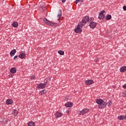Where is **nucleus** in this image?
I'll return each mask as SVG.
<instances>
[{
  "label": "nucleus",
  "mask_w": 126,
  "mask_h": 126,
  "mask_svg": "<svg viewBox=\"0 0 126 126\" xmlns=\"http://www.w3.org/2000/svg\"><path fill=\"white\" fill-rule=\"evenodd\" d=\"M43 22L48 26H51V27H58V26H59V24L56 23H53L50 21L49 20L47 19V18H44L43 19Z\"/></svg>",
  "instance_id": "f257e3e1"
},
{
  "label": "nucleus",
  "mask_w": 126,
  "mask_h": 126,
  "mask_svg": "<svg viewBox=\"0 0 126 126\" xmlns=\"http://www.w3.org/2000/svg\"><path fill=\"white\" fill-rule=\"evenodd\" d=\"M82 27H84V26L81 23H79L77 27L74 29V32L75 33H81L82 32V29H81Z\"/></svg>",
  "instance_id": "f03ea898"
},
{
  "label": "nucleus",
  "mask_w": 126,
  "mask_h": 126,
  "mask_svg": "<svg viewBox=\"0 0 126 126\" xmlns=\"http://www.w3.org/2000/svg\"><path fill=\"white\" fill-rule=\"evenodd\" d=\"M90 19L89 16H86L83 18L82 22H80L79 23H81V24L83 26H85L86 23L89 22Z\"/></svg>",
  "instance_id": "7ed1b4c3"
},
{
  "label": "nucleus",
  "mask_w": 126,
  "mask_h": 126,
  "mask_svg": "<svg viewBox=\"0 0 126 126\" xmlns=\"http://www.w3.org/2000/svg\"><path fill=\"white\" fill-rule=\"evenodd\" d=\"M18 57L21 60L26 59V53H25V51H21L18 55Z\"/></svg>",
  "instance_id": "20e7f679"
},
{
  "label": "nucleus",
  "mask_w": 126,
  "mask_h": 126,
  "mask_svg": "<svg viewBox=\"0 0 126 126\" xmlns=\"http://www.w3.org/2000/svg\"><path fill=\"white\" fill-rule=\"evenodd\" d=\"M89 112V109L87 108H84L82 111H78V114L79 115H85V114H87V113H88Z\"/></svg>",
  "instance_id": "39448f33"
},
{
  "label": "nucleus",
  "mask_w": 126,
  "mask_h": 126,
  "mask_svg": "<svg viewBox=\"0 0 126 126\" xmlns=\"http://www.w3.org/2000/svg\"><path fill=\"white\" fill-rule=\"evenodd\" d=\"M105 13V10H102L100 12L98 18L100 19V20H103V19H104L105 18V15L104 14Z\"/></svg>",
  "instance_id": "423d86ee"
},
{
  "label": "nucleus",
  "mask_w": 126,
  "mask_h": 126,
  "mask_svg": "<svg viewBox=\"0 0 126 126\" xmlns=\"http://www.w3.org/2000/svg\"><path fill=\"white\" fill-rule=\"evenodd\" d=\"M94 83V81L92 79L87 80L85 81L86 85H91Z\"/></svg>",
  "instance_id": "0eeeda50"
},
{
  "label": "nucleus",
  "mask_w": 126,
  "mask_h": 126,
  "mask_svg": "<svg viewBox=\"0 0 126 126\" xmlns=\"http://www.w3.org/2000/svg\"><path fill=\"white\" fill-rule=\"evenodd\" d=\"M46 87V84L40 83L37 85V88L39 89H44Z\"/></svg>",
  "instance_id": "6e6552de"
},
{
  "label": "nucleus",
  "mask_w": 126,
  "mask_h": 126,
  "mask_svg": "<svg viewBox=\"0 0 126 126\" xmlns=\"http://www.w3.org/2000/svg\"><path fill=\"white\" fill-rule=\"evenodd\" d=\"M97 26V23L95 22H91L89 25L90 27H91L92 29H94L95 27Z\"/></svg>",
  "instance_id": "1a4fd4ad"
},
{
  "label": "nucleus",
  "mask_w": 126,
  "mask_h": 126,
  "mask_svg": "<svg viewBox=\"0 0 126 126\" xmlns=\"http://www.w3.org/2000/svg\"><path fill=\"white\" fill-rule=\"evenodd\" d=\"M103 101L104 100L102 99L97 98L95 102L96 103V104H98V106H101L102 104V103H103Z\"/></svg>",
  "instance_id": "9d476101"
},
{
  "label": "nucleus",
  "mask_w": 126,
  "mask_h": 126,
  "mask_svg": "<svg viewBox=\"0 0 126 126\" xmlns=\"http://www.w3.org/2000/svg\"><path fill=\"white\" fill-rule=\"evenodd\" d=\"M107 103H106V102L103 101L102 103H101V105H99L98 106V107L99 108V109H104V108H106V106H107Z\"/></svg>",
  "instance_id": "9b49d317"
},
{
  "label": "nucleus",
  "mask_w": 126,
  "mask_h": 126,
  "mask_svg": "<svg viewBox=\"0 0 126 126\" xmlns=\"http://www.w3.org/2000/svg\"><path fill=\"white\" fill-rule=\"evenodd\" d=\"M65 106L67 108H71L73 106V103L72 102H68L65 104Z\"/></svg>",
  "instance_id": "f8f14e48"
},
{
  "label": "nucleus",
  "mask_w": 126,
  "mask_h": 126,
  "mask_svg": "<svg viewBox=\"0 0 126 126\" xmlns=\"http://www.w3.org/2000/svg\"><path fill=\"white\" fill-rule=\"evenodd\" d=\"M62 116V113H61L60 111H57L55 113V117L56 118H57V119H59V118H61Z\"/></svg>",
  "instance_id": "ddd939ff"
},
{
  "label": "nucleus",
  "mask_w": 126,
  "mask_h": 126,
  "mask_svg": "<svg viewBox=\"0 0 126 126\" xmlns=\"http://www.w3.org/2000/svg\"><path fill=\"white\" fill-rule=\"evenodd\" d=\"M16 68H14V67H12L11 68V69L10 70V72L11 73H12V74H14V73H16Z\"/></svg>",
  "instance_id": "4468645a"
},
{
  "label": "nucleus",
  "mask_w": 126,
  "mask_h": 126,
  "mask_svg": "<svg viewBox=\"0 0 126 126\" xmlns=\"http://www.w3.org/2000/svg\"><path fill=\"white\" fill-rule=\"evenodd\" d=\"M120 72H125L126 71V66H122L120 69Z\"/></svg>",
  "instance_id": "2eb2a0df"
},
{
  "label": "nucleus",
  "mask_w": 126,
  "mask_h": 126,
  "mask_svg": "<svg viewBox=\"0 0 126 126\" xmlns=\"http://www.w3.org/2000/svg\"><path fill=\"white\" fill-rule=\"evenodd\" d=\"M12 103L13 101L11 99H8L6 100V104H7V105H10L12 104Z\"/></svg>",
  "instance_id": "dca6fc26"
},
{
  "label": "nucleus",
  "mask_w": 126,
  "mask_h": 126,
  "mask_svg": "<svg viewBox=\"0 0 126 126\" xmlns=\"http://www.w3.org/2000/svg\"><path fill=\"white\" fill-rule=\"evenodd\" d=\"M12 27H14V28H17V27H18V23L17 22H14L12 24Z\"/></svg>",
  "instance_id": "f3484780"
},
{
  "label": "nucleus",
  "mask_w": 126,
  "mask_h": 126,
  "mask_svg": "<svg viewBox=\"0 0 126 126\" xmlns=\"http://www.w3.org/2000/svg\"><path fill=\"white\" fill-rule=\"evenodd\" d=\"M16 53V50L14 49V50H12L10 53V55L11 57H13V56H14V55H15Z\"/></svg>",
  "instance_id": "a211bd4d"
},
{
  "label": "nucleus",
  "mask_w": 126,
  "mask_h": 126,
  "mask_svg": "<svg viewBox=\"0 0 126 126\" xmlns=\"http://www.w3.org/2000/svg\"><path fill=\"white\" fill-rule=\"evenodd\" d=\"M51 81V77L47 78L44 80V84H47L48 82Z\"/></svg>",
  "instance_id": "6ab92c4d"
},
{
  "label": "nucleus",
  "mask_w": 126,
  "mask_h": 126,
  "mask_svg": "<svg viewBox=\"0 0 126 126\" xmlns=\"http://www.w3.org/2000/svg\"><path fill=\"white\" fill-rule=\"evenodd\" d=\"M36 126L35 125V123L33 121H30L28 124V126Z\"/></svg>",
  "instance_id": "aec40b11"
},
{
  "label": "nucleus",
  "mask_w": 126,
  "mask_h": 126,
  "mask_svg": "<svg viewBox=\"0 0 126 126\" xmlns=\"http://www.w3.org/2000/svg\"><path fill=\"white\" fill-rule=\"evenodd\" d=\"M46 93H47V91L46 90H44L41 91L39 92V94L40 95H45V94H46Z\"/></svg>",
  "instance_id": "412c9836"
},
{
  "label": "nucleus",
  "mask_w": 126,
  "mask_h": 126,
  "mask_svg": "<svg viewBox=\"0 0 126 126\" xmlns=\"http://www.w3.org/2000/svg\"><path fill=\"white\" fill-rule=\"evenodd\" d=\"M58 53L61 56H63V55H64V52L63 50H59V51H58Z\"/></svg>",
  "instance_id": "4be33fe9"
},
{
  "label": "nucleus",
  "mask_w": 126,
  "mask_h": 126,
  "mask_svg": "<svg viewBox=\"0 0 126 126\" xmlns=\"http://www.w3.org/2000/svg\"><path fill=\"white\" fill-rule=\"evenodd\" d=\"M62 17V10H60L58 12V18L60 19Z\"/></svg>",
  "instance_id": "5701e85b"
},
{
  "label": "nucleus",
  "mask_w": 126,
  "mask_h": 126,
  "mask_svg": "<svg viewBox=\"0 0 126 126\" xmlns=\"http://www.w3.org/2000/svg\"><path fill=\"white\" fill-rule=\"evenodd\" d=\"M111 18H112V16L111 15H107L106 17V20H110Z\"/></svg>",
  "instance_id": "b1692460"
},
{
  "label": "nucleus",
  "mask_w": 126,
  "mask_h": 126,
  "mask_svg": "<svg viewBox=\"0 0 126 126\" xmlns=\"http://www.w3.org/2000/svg\"><path fill=\"white\" fill-rule=\"evenodd\" d=\"M18 114V111L17 110L14 109V115L15 117L16 116H17Z\"/></svg>",
  "instance_id": "393cba45"
},
{
  "label": "nucleus",
  "mask_w": 126,
  "mask_h": 126,
  "mask_svg": "<svg viewBox=\"0 0 126 126\" xmlns=\"http://www.w3.org/2000/svg\"><path fill=\"white\" fill-rule=\"evenodd\" d=\"M123 117H124V115H121L120 116H119L118 118V120H120V121H123Z\"/></svg>",
  "instance_id": "a878e982"
},
{
  "label": "nucleus",
  "mask_w": 126,
  "mask_h": 126,
  "mask_svg": "<svg viewBox=\"0 0 126 126\" xmlns=\"http://www.w3.org/2000/svg\"><path fill=\"white\" fill-rule=\"evenodd\" d=\"M31 79H32V80H34V79H36V76H35V75H33L31 77Z\"/></svg>",
  "instance_id": "bb28decb"
},
{
  "label": "nucleus",
  "mask_w": 126,
  "mask_h": 126,
  "mask_svg": "<svg viewBox=\"0 0 126 126\" xmlns=\"http://www.w3.org/2000/svg\"><path fill=\"white\" fill-rule=\"evenodd\" d=\"M108 104V107H110L111 105H112V101H109L107 103Z\"/></svg>",
  "instance_id": "cd10ccee"
},
{
  "label": "nucleus",
  "mask_w": 126,
  "mask_h": 126,
  "mask_svg": "<svg viewBox=\"0 0 126 126\" xmlns=\"http://www.w3.org/2000/svg\"><path fill=\"white\" fill-rule=\"evenodd\" d=\"M8 76L10 78H12V77H13V74H10V75H8Z\"/></svg>",
  "instance_id": "c85d7f7f"
},
{
  "label": "nucleus",
  "mask_w": 126,
  "mask_h": 126,
  "mask_svg": "<svg viewBox=\"0 0 126 126\" xmlns=\"http://www.w3.org/2000/svg\"><path fill=\"white\" fill-rule=\"evenodd\" d=\"M18 58V56H15L14 57L13 60H16Z\"/></svg>",
  "instance_id": "c756f323"
},
{
  "label": "nucleus",
  "mask_w": 126,
  "mask_h": 126,
  "mask_svg": "<svg viewBox=\"0 0 126 126\" xmlns=\"http://www.w3.org/2000/svg\"><path fill=\"white\" fill-rule=\"evenodd\" d=\"M123 9H124V10H125V11H126V6H123Z\"/></svg>",
  "instance_id": "7c9ffc66"
},
{
  "label": "nucleus",
  "mask_w": 126,
  "mask_h": 126,
  "mask_svg": "<svg viewBox=\"0 0 126 126\" xmlns=\"http://www.w3.org/2000/svg\"><path fill=\"white\" fill-rule=\"evenodd\" d=\"M123 87L124 89H126V84H125V85H124L123 86Z\"/></svg>",
  "instance_id": "2f4dec72"
},
{
  "label": "nucleus",
  "mask_w": 126,
  "mask_h": 126,
  "mask_svg": "<svg viewBox=\"0 0 126 126\" xmlns=\"http://www.w3.org/2000/svg\"><path fill=\"white\" fill-rule=\"evenodd\" d=\"M122 119H123V121L124 120H126V116H125V115H123Z\"/></svg>",
  "instance_id": "473e14b6"
},
{
  "label": "nucleus",
  "mask_w": 126,
  "mask_h": 126,
  "mask_svg": "<svg viewBox=\"0 0 126 126\" xmlns=\"http://www.w3.org/2000/svg\"><path fill=\"white\" fill-rule=\"evenodd\" d=\"M80 1V0H76V1H75V2H76V3H78V2H79Z\"/></svg>",
  "instance_id": "72a5a7b5"
},
{
  "label": "nucleus",
  "mask_w": 126,
  "mask_h": 126,
  "mask_svg": "<svg viewBox=\"0 0 126 126\" xmlns=\"http://www.w3.org/2000/svg\"><path fill=\"white\" fill-rule=\"evenodd\" d=\"M123 94H124V95H126V91H124L123 92Z\"/></svg>",
  "instance_id": "f704fd0d"
},
{
  "label": "nucleus",
  "mask_w": 126,
  "mask_h": 126,
  "mask_svg": "<svg viewBox=\"0 0 126 126\" xmlns=\"http://www.w3.org/2000/svg\"><path fill=\"white\" fill-rule=\"evenodd\" d=\"M65 1V0H62V2H64Z\"/></svg>",
  "instance_id": "c9c22d12"
},
{
  "label": "nucleus",
  "mask_w": 126,
  "mask_h": 126,
  "mask_svg": "<svg viewBox=\"0 0 126 126\" xmlns=\"http://www.w3.org/2000/svg\"><path fill=\"white\" fill-rule=\"evenodd\" d=\"M123 97H126V95H123Z\"/></svg>",
  "instance_id": "e433bc0d"
},
{
  "label": "nucleus",
  "mask_w": 126,
  "mask_h": 126,
  "mask_svg": "<svg viewBox=\"0 0 126 126\" xmlns=\"http://www.w3.org/2000/svg\"><path fill=\"white\" fill-rule=\"evenodd\" d=\"M67 113H69V112L67 111Z\"/></svg>",
  "instance_id": "4c0bfd02"
},
{
  "label": "nucleus",
  "mask_w": 126,
  "mask_h": 126,
  "mask_svg": "<svg viewBox=\"0 0 126 126\" xmlns=\"http://www.w3.org/2000/svg\"><path fill=\"white\" fill-rule=\"evenodd\" d=\"M68 99V98H67V100Z\"/></svg>",
  "instance_id": "58836bf2"
},
{
  "label": "nucleus",
  "mask_w": 126,
  "mask_h": 126,
  "mask_svg": "<svg viewBox=\"0 0 126 126\" xmlns=\"http://www.w3.org/2000/svg\"><path fill=\"white\" fill-rule=\"evenodd\" d=\"M91 19H92V18H91Z\"/></svg>",
  "instance_id": "ea45409f"
}]
</instances>
